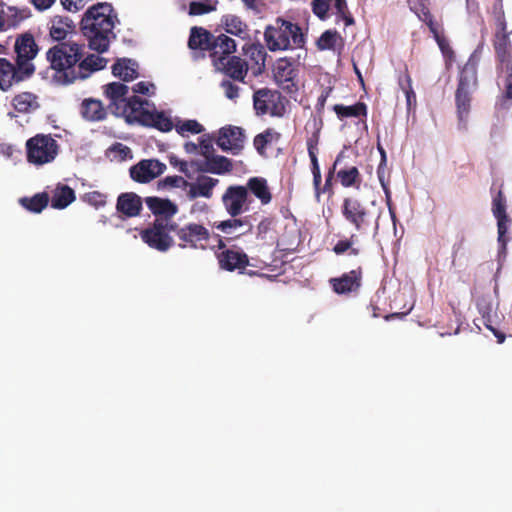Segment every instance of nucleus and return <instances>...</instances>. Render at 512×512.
Segmentation results:
<instances>
[{"label":"nucleus","instance_id":"f257e3e1","mask_svg":"<svg viewBox=\"0 0 512 512\" xmlns=\"http://www.w3.org/2000/svg\"><path fill=\"white\" fill-rule=\"evenodd\" d=\"M116 21L117 14L108 2L97 3L86 10L80 28L92 50L98 53L108 50L111 39L115 38L113 29Z\"/></svg>","mask_w":512,"mask_h":512},{"label":"nucleus","instance_id":"f03ea898","mask_svg":"<svg viewBox=\"0 0 512 512\" xmlns=\"http://www.w3.org/2000/svg\"><path fill=\"white\" fill-rule=\"evenodd\" d=\"M85 45L69 40L49 48L46 58L50 67L56 71L57 78L65 84L79 78L77 66L84 56Z\"/></svg>","mask_w":512,"mask_h":512},{"label":"nucleus","instance_id":"7ed1b4c3","mask_svg":"<svg viewBox=\"0 0 512 512\" xmlns=\"http://www.w3.org/2000/svg\"><path fill=\"white\" fill-rule=\"evenodd\" d=\"M264 40L272 52L302 48L306 42L301 27L281 17L266 27Z\"/></svg>","mask_w":512,"mask_h":512},{"label":"nucleus","instance_id":"20e7f679","mask_svg":"<svg viewBox=\"0 0 512 512\" xmlns=\"http://www.w3.org/2000/svg\"><path fill=\"white\" fill-rule=\"evenodd\" d=\"M288 103L287 98L278 90L264 87L253 93V107L258 116L269 114L272 117H283Z\"/></svg>","mask_w":512,"mask_h":512},{"label":"nucleus","instance_id":"39448f33","mask_svg":"<svg viewBox=\"0 0 512 512\" xmlns=\"http://www.w3.org/2000/svg\"><path fill=\"white\" fill-rule=\"evenodd\" d=\"M58 151L59 145L51 135L36 134L26 141L27 161L37 166L52 162Z\"/></svg>","mask_w":512,"mask_h":512},{"label":"nucleus","instance_id":"423d86ee","mask_svg":"<svg viewBox=\"0 0 512 512\" xmlns=\"http://www.w3.org/2000/svg\"><path fill=\"white\" fill-rule=\"evenodd\" d=\"M175 229V221L155 219L151 226L141 231L140 236L142 241L150 248L160 252H166L174 245V240L172 236H170V232H174Z\"/></svg>","mask_w":512,"mask_h":512},{"label":"nucleus","instance_id":"0eeeda50","mask_svg":"<svg viewBox=\"0 0 512 512\" xmlns=\"http://www.w3.org/2000/svg\"><path fill=\"white\" fill-rule=\"evenodd\" d=\"M14 52L16 53V65L22 70L21 73L31 77L36 69L32 60L39 52L34 36L30 32L18 35L14 43Z\"/></svg>","mask_w":512,"mask_h":512},{"label":"nucleus","instance_id":"6e6552de","mask_svg":"<svg viewBox=\"0 0 512 512\" xmlns=\"http://www.w3.org/2000/svg\"><path fill=\"white\" fill-rule=\"evenodd\" d=\"M272 72L275 83L285 93L294 95L299 91V68L294 61L280 58L274 63Z\"/></svg>","mask_w":512,"mask_h":512},{"label":"nucleus","instance_id":"1a4fd4ad","mask_svg":"<svg viewBox=\"0 0 512 512\" xmlns=\"http://www.w3.org/2000/svg\"><path fill=\"white\" fill-rule=\"evenodd\" d=\"M180 248L206 249L210 239L209 230L198 223H188L182 227L176 223L174 230Z\"/></svg>","mask_w":512,"mask_h":512},{"label":"nucleus","instance_id":"9d476101","mask_svg":"<svg viewBox=\"0 0 512 512\" xmlns=\"http://www.w3.org/2000/svg\"><path fill=\"white\" fill-rule=\"evenodd\" d=\"M341 213L344 219L360 233L365 231L371 224V212L357 198H344L341 206Z\"/></svg>","mask_w":512,"mask_h":512},{"label":"nucleus","instance_id":"9b49d317","mask_svg":"<svg viewBox=\"0 0 512 512\" xmlns=\"http://www.w3.org/2000/svg\"><path fill=\"white\" fill-rule=\"evenodd\" d=\"M506 206V197L502 189H499L492 199V213L497 220V242L499 245V254L503 255L506 254L509 240L506 235L508 233V224L510 223V218L507 215Z\"/></svg>","mask_w":512,"mask_h":512},{"label":"nucleus","instance_id":"f8f14e48","mask_svg":"<svg viewBox=\"0 0 512 512\" xmlns=\"http://www.w3.org/2000/svg\"><path fill=\"white\" fill-rule=\"evenodd\" d=\"M249 194L242 185H230L221 197L225 211L230 217H238L248 210Z\"/></svg>","mask_w":512,"mask_h":512},{"label":"nucleus","instance_id":"ddd939ff","mask_svg":"<svg viewBox=\"0 0 512 512\" xmlns=\"http://www.w3.org/2000/svg\"><path fill=\"white\" fill-rule=\"evenodd\" d=\"M147 101L134 95L129 97L121 106L116 110L114 115L123 117L127 123L138 122L141 124L148 123V115L150 112L144 109V104Z\"/></svg>","mask_w":512,"mask_h":512},{"label":"nucleus","instance_id":"4468645a","mask_svg":"<svg viewBox=\"0 0 512 512\" xmlns=\"http://www.w3.org/2000/svg\"><path fill=\"white\" fill-rule=\"evenodd\" d=\"M244 140L245 135L242 128L227 126L219 130L216 144L221 150L238 155L244 148Z\"/></svg>","mask_w":512,"mask_h":512},{"label":"nucleus","instance_id":"2eb2a0df","mask_svg":"<svg viewBox=\"0 0 512 512\" xmlns=\"http://www.w3.org/2000/svg\"><path fill=\"white\" fill-rule=\"evenodd\" d=\"M218 266L221 270L242 273L250 264L249 256L240 248L225 249L215 253Z\"/></svg>","mask_w":512,"mask_h":512},{"label":"nucleus","instance_id":"dca6fc26","mask_svg":"<svg viewBox=\"0 0 512 512\" xmlns=\"http://www.w3.org/2000/svg\"><path fill=\"white\" fill-rule=\"evenodd\" d=\"M166 165L156 159L142 160L130 168L131 178L139 183H147L164 173Z\"/></svg>","mask_w":512,"mask_h":512},{"label":"nucleus","instance_id":"f3484780","mask_svg":"<svg viewBox=\"0 0 512 512\" xmlns=\"http://www.w3.org/2000/svg\"><path fill=\"white\" fill-rule=\"evenodd\" d=\"M362 276L363 271L359 266L357 269L344 273L340 277L331 278L329 283L336 294H349L359 290L362 285Z\"/></svg>","mask_w":512,"mask_h":512},{"label":"nucleus","instance_id":"a211bd4d","mask_svg":"<svg viewBox=\"0 0 512 512\" xmlns=\"http://www.w3.org/2000/svg\"><path fill=\"white\" fill-rule=\"evenodd\" d=\"M214 66L218 71L238 82H244L248 73V64L238 56L222 57Z\"/></svg>","mask_w":512,"mask_h":512},{"label":"nucleus","instance_id":"6ab92c4d","mask_svg":"<svg viewBox=\"0 0 512 512\" xmlns=\"http://www.w3.org/2000/svg\"><path fill=\"white\" fill-rule=\"evenodd\" d=\"M215 228L226 235H231L227 240H235L241 235L251 232L253 225L248 217H231L230 219L215 223Z\"/></svg>","mask_w":512,"mask_h":512},{"label":"nucleus","instance_id":"aec40b11","mask_svg":"<svg viewBox=\"0 0 512 512\" xmlns=\"http://www.w3.org/2000/svg\"><path fill=\"white\" fill-rule=\"evenodd\" d=\"M21 69L6 58H0V89L3 92L10 90L14 83L22 82L30 76L21 73Z\"/></svg>","mask_w":512,"mask_h":512},{"label":"nucleus","instance_id":"412c9836","mask_svg":"<svg viewBox=\"0 0 512 512\" xmlns=\"http://www.w3.org/2000/svg\"><path fill=\"white\" fill-rule=\"evenodd\" d=\"M409 5L410 9L417 15L419 20H421L428 26L437 44L443 50L445 45V39L440 34L439 25L434 21L429 8L424 3L414 0H409Z\"/></svg>","mask_w":512,"mask_h":512},{"label":"nucleus","instance_id":"4be33fe9","mask_svg":"<svg viewBox=\"0 0 512 512\" xmlns=\"http://www.w3.org/2000/svg\"><path fill=\"white\" fill-rule=\"evenodd\" d=\"M479 58L472 54L461 68L457 89L474 91L478 86L477 69Z\"/></svg>","mask_w":512,"mask_h":512},{"label":"nucleus","instance_id":"5701e85b","mask_svg":"<svg viewBox=\"0 0 512 512\" xmlns=\"http://www.w3.org/2000/svg\"><path fill=\"white\" fill-rule=\"evenodd\" d=\"M144 202L149 210L156 216V219L173 221V216L178 212V206L169 199L149 196L144 198Z\"/></svg>","mask_w":512,"mask_h":512},{"label":"nucleus","instance_id":"b1692460","mask_svg":"<svg viewBox=\"0 0 512 512\" xmlns=\"http://www.w3.org/2000/svg\"><path fill=\"white\" fill-rule=\"evenodd\" d=\"M493 46L500 69L509 67L512 64V48L507 30H496Z\"/></svg>","mask_w":512,"mask_h":512},{"label":"nucleus","instance_id":"393cba45","mask_svg":"<svg viewBox=\"0 0 512 512\" xmlns=\"http://www.w3.org/2000/svg\"><path fill=\"white\" fill-rule=\"evenodd\" d=\"M191 165H196L197 171L199 172H208L217 175L227 174L233 170L232 161L222 155H214L201 163L192 161Z\"/></svg>","mask_w":512,"mask_h":512},{"label":"nucleus","instance_id":"a878e982","mask_svg":"<svg viewBox=\"0 0 512 512\" xmlns=\"http://www.w3.org/2000/svg\"><path fill=\"white\" fill-rule=\"evenodd\" d=\"M108 107L95 98H85L80 104V114L88 122H100L107 118Z\"/></svg>","mask_w":512,"mask_h":512},{"label":"nucleus","instance_id":"bb28decb","mask_svg":"<svg viewBox=\"0 0 512 512\" xmlns=\"http://www.w3.org/2000/svg\"><path fill=\"white\" fill-rule=\"evenodd\" d=\"M128 92L129 87L120 82H112L104 86V95L109 100L108 109L112 114L129 98Z\"/></svg>","mask_w":512,"mask_h":512},{"label":"nucleus","instance_id":"cd10ccee","mask_svg":"<svg viewBox=\"0 0 512 512\" xmlns=\"http://www.w3.org/2000/svg\"><path fill=\"white\" fill-rule=\"evenodd\" d=\"M116 210L128 218L139 216L142 210V199L133 192L121 193L117 198Z\"/></svg>","mask_w":512,"mask_h":512},{"label":"nucleus","instance_id":"c85d7f7f","mask_svg":"<svg viewBox=\"0 0 512 512\" xmlns=\"http://www.w3.org/2000/svg\"><path fill=\"white\" fill-rule=\"evenodd\" d=\"M236 51V42L234 39L229 37L226 34H219L214 36L210 57L215 64L217 61H220L222 57H230Z\"/></svg>","mask_w":512,"mask_h":512},{"label":"nucleus","instance_id":"c756f323","mask_svg":"<svg viewBox=\"0 0 512 512\" xmlns=\"http://www.w3.org/2000/svg\"><path fill=\"white\" fill-rule=\"evenodd\" d=\"M75 31V24L67 16L56 15L49 22V35L54 41L63 42V40Z\"/></svg>","mask_w":512,"mask_h":512},{"label":"nucleus","instance_id":"7c9ffc66","mask_svg":"<svg viewBox=\"0 0 512 512\" xmlns=\"http://www.w3.org/2000/svg\"><path fill=\"white\" fill-rule=\"evenodd\" d=\"M214 36L203 27L194 26L190 30L188 46L193 50L208 51L210 53Z\"/></svg>","mask_w":512,"mask_h":512},{"label":"nucleus","instance_id":"2f4dec72","mask_svg":"<svg viewBox=\"0 0 512 512\" xmlns=\"http://www.w3.org/2000/svg\"><path fill=\"white\" fill-rule=\"evenodd\" d=\"M219 180L205 175H200L197 181L189 185L188 195L191 199L197 197L211 198L213 189L217 186Z\"/></svg>","mask_w":512,"mask_h":512},{"label":"nucleus","instance_id":"473e14b6","mask_svg":"<svg viewBox=\"0 0 512 512\" xmlns=\"http://www.w3.org/2000/svg\"><path fill=\"white\" fill-rule=\"evenodd\" d=\"M112 73L125 82L132 81L139 76L138 64L135 60L128 58L118 59L112 65Z\"/></svg>","mask_w":512,"mask_h":512},{"label":"nucleus","instance_id":"72a5a7b5","mask_svg":"<svg viewBox=\"0 0 512 512\" xmlns=\"http://www.w3.org/2000/svg\"><path fill=\"white\" fill-rule=\"evenodd\" d=\"M248 193L251 192L262 205H267L272 200V194L267 180L263 177H251L245 186Z\"/></svg>","mask_w":512,"mask_h":512},{"label":"nucleus","instance_id":"f704fd0d","mask_svg":"<svg viewBox=\"0 0 512 512\" xmlns=\"http://www.w3.org/2000/svg\"><path fill=\"white\" fill-rule=\"evenodd\" d=\"M226 33L237 36L242 40L250 38L248 25L236 15H226L222 19Z\"/></svg>","mask_w":512,"mask_h":512},{"label":"nucleus","instance_id":"c9c22d12","mask_svg":"<svg viewBox=\"0 0 512 512\" xmlns=\"http://www.w3.org/2000/svg\"><path fill=\"white\" fill-rule=\"evenodd\" d=\"M337 179L345 188L359 189L362 183L361 174L356 166H343L337 169Z\"/></svg>","mask_w":512,"mask_h":512},{"label":"nucleus","instance_id":"e433bc0d","mask_svg":"<svg viewBox=\"0 0 512 512\" xmlns=\"http://www.w3.org/2000/svg\"><path fill=\"white\" fill-rule=\"evenodd\" d=\"M107 60L94 54H90L83 57L77 66V73H79V78H86L92 72L101 70L105 67Z\"/></svg>","mask_w":512,"mask_h":512},{"label":"nucleus","instance_id":"4c0bfd02","mask_svg":"<svg viewBox=\"0 0 512 512\" xmlns=\"http://www.w3.org/2000/svg\"><path fill=\"white\" fill-rule=\"evenodd\" d=\"M75 192L68 185H59L53 191L51 206L54 209H64L75 200Z\"/></svg>","mask_w":512,"mask_h":512},{"label":"nucleus","instance_id":"58836bf2","mask_svg":"<svg viewBox=\"0 0 512 512\" xmlns=\"http://www.w3.org/2000/svg\"><path fill=\"white\" fill-rule=\"evenodd\" d=\"M472 93L473 91L462 89H456L455 91V104L459 122H466L471 110Z\"/></svg>","mask_w":512,"mask_h":512},{"label":"nucleus","instance_id":"ea45409f","mask_svg":"<svg viewBox=\"0 0 512 512\" xmlns=\"http://www.w3.org/2000/svg\"><path fill=\"white\" fill-rule=\"evenodd\" d=\"M280 138L281 133L273 128H267L262 133L254 137L253 144L258 154L264 156L267 146L273 143H277Z\"/></svg>","mask_w":512,"mask_h":512},{"label":"nucleus","instance_id":"a19ab883","mask_svg":"<svg viewBox=\"0 0 512 512\" xmlns=\"http://www.w3.org/2000/svg\"><path fill=\"white\" fill-rule=\"evenodd\" d=\"M49 200L48 193L41 192L32 197L20 198L19 204L29 212L40 213L48 206Z\"/></svg>","mask_w":512,"mask_h":512},{"label":"nucleus","instance_id":"79ce46f5","mask_svg":"<svg viewBox=\"0 0 512 512\" xmlns=\"http://www.w3.org/2000/svg\"><path fill=\"white\" fill-rule=\"evenodd\" d=\"M333 110L336 113L339 119L349 118V117H366L367 116V106L363 102H357L351 106H344L342 104H336L333 106Z\"/></svg>","mask_w":512,"mask_h":512},{"label":"nucleus","instance_id":"37998d69","mask_svg":"<svg viewBox=\"0 0 512 512\" xmlns=\"http://www.w3.org/2000/svg\"><path fill=\"white\" fill-rule=\"evenodd\" d=\"M12 105L19 113H28L34 105L37 106L36 96L30 92H22L13 98Z\"/></svg>","mask_w":512,"mask_h":512},{"label":"nucleus","instance_id":"c03bdc74","mask_svg":"<svg viewBox=\"0 0 512 512\" xmlns=\"http://www.w3.org/2000/svg\"><path fill=\"white\" fill-rule=\"evenodd\" d=\"M243 51L246 56H248L256 65L261 67L265 66L266 61V51L263 45L259 43H249L243 46Z\"/></svg>","mask_w":512,"mask_h":512},{"label":"nucleus","instance_id":"a18cd8bd","mask_svg":"<svg viewBox=\"0 0 512 512\" xmlns=\"http://www.w3.org/2000/svg\"><path fill=\"white\" fill-rule=\"evenodd\" d=\"M146 125H150L162 132H169L175 127L171 118L164 112L149 113L148 123H146Z\"/></svg>","mask_w":512,"mask_h":512},{"label":"nucleus","instance_id":"49530a36","mask_svg":"<svg viewBox=\"0 0 512 512\" xmlns=\"http://www.w3.org/2000/svg\"><path fill=\"white\" fill-rule=\"evenodd\" d=\"M476 307L482 317L484 326L487 329H491V324H493V304L490 298L485 296L479 297L476 302Z\"/></svg>","mask_w":512,"mask_h":512},{"label":"nucleus","instance_id":"de8ad7c7","mask_svg":"<svg viewBox=\"0 0 512 512\" xmlns=\"http://www.w3.org/2000/svg\"><path fill=\"white\" fill-rule=\"evenodd\" d=\"M356 235L352 234L349 238L339 240L333 247V252L336 255H342L348 252L350 256H358L361 253V249L359 247H354V243L356 240Z\"/></svg>","mask_w":512,"mask_h":512},{"label":"nucleus","instance_id":"09e8293b","mask_svg":"<svg viewBox=\"0 0 512 512\" xmlns=\"http://www.w3.org/2000/svg\"><path fill=\"white\" fill-rule=\"evenodd\" d=\"M176 132L182 137H187L189 134H200L204 131V127L197 120L189 119L185 121H177L175 123Z\"/></svg>","mask_w":512,"mask_h":512},{"label":"nucleus","instance_id":"8fccbe9b","mask_svg":"<svg viewBox=\"0 0 512 512\" xmlns=\"http://www.w3.org/2000/svg\"><path fill=\"white\" fill-rule=\"evenodd\" d=\"M216 0H199L189 3L188 14L190 16H200L216 10Z\"/></svg>","mask_w":512,"mask_h":512},{"label":"nucleus","instance_id":"3c124183","mask_svg":"<svg viewBox=\"0 0 512 512\" xmlns=\"http://www.w3.org/2000/svg\"><path fill=\"white\" fill-rule=\"evenodd\" d=\"M399 85L402 91L405 93L407 107L410 110L416 106V94L412 87V80L409 73L406 71L404 76L399 79Z\"/></svg>","mask_w":512,"mask_h":512},{"label":"nucleus","instance_id":"603ef678","mask_svg":"<svg viewBox=\"0 0 512 512\" xmlns=\"http://www.w3.org/2000/svg\"><path fill=\"white\" fill-rule=\"evenodd\" d=\"M340 35L336 30H326L317 40L319 50H334Z\"/></svg>","mask_w":512,"mask_h":512},{"label":"nucleus","instance_id":"864d4df0","mask_svg":"<svg viewBox=\"0 0 512 512\" xmlns=\"http://www.w3.org/2000/svg\"><path fill=\"white\" fill-rule=\"evenodd\" d=\"M275 217L267 216L261 219L256 227V238L265 241L267 237L274 231Z\"/></svg>","mask_w":512,"mask_h":512},{"label":"nucleus","instance_id":"5fc2aeb1","mask_svg":"<svg viewBox=\"0 0 512 512\" xmlns=\"http://www.w3.org/2000/svg\"><path fill=\"white\" fill-rule=\"evenodd\" d=\"M492 16L495 21L496 30H507V22L503 6V0H495L491 10Z\"/></svg>","mask_w":512,"mask_h":512},{"label":"nucleus","instance_id":"6e6d98bb","mask_svg":"<svg viewBox=\"0 0 512 512\" xmlns=\"http://www.w3.org/2000/svg\"><path fill=\"white\" fill-rule=\"evenodd\" d=\"M344 157H345V154L343 151H341L336 156L333 166L329 169V171L326 175L325 183L322 188L323 193L332 192V180H333L334 174L337 172V168L342 164Z\"/></svg>","mask_w":512,"mask_h":512},{"label":"nucleus","instance_id":"4d7b16f0","mask_svg":"<svg viewBox=\"0 0 512 512\" xmlns=\"http://www.w3.org/2000/svg\"><path fill=\"white\" fill-rule=\"evenodd\" d=\"M188 186V182L181 176H166L158 182V187L165 188H178V187H186Z\"/></svg>","mask_w":512,"mask_h":512},{"label":"nucleus","instance_id":"13d9d810","mask_svg":"<svg viewBox=\"0 0 512 512\" xmlns=\"http://www.w3.org/2000/svg\"><path fill=\"white\" fill-rule=\"evenodd\" d=\"M330 5L331 0H312L311 2L313 13L321 20L327 18Z\"/></svg>","mask_w":512,"mask_h":512},{"label":"nucleus","instance_id":"bf43d9fd","mask_svg":"<svg viewBox=\"0 0 512 512\" xmlns=\"http://www.w3.org/2000/svg\"><path fill=\"white\" fill-rule=\"evenodd\" d=\"M334 7L336 14L344 20L347 26L354 23V19L349 12L346 0H335Z\"/></svg>","mask_w":512,"mask_h":512},{"label":"nucleus","instance_id":"052dcab7","mask_svg":"<svg viewBox=\"0 0 512 512\" xmlns=\"http://www.w3.org/2000/svg\"><path fill=\"white\" fill-rule=\"evenodd\" d=\"M199 148L201 155L208 160V158L214 156L213 142L210 136L204 135L199 138Z\"/></svg>","mask_w":512,"mask_h":512},{"label":"nucleus","instance_id":"680f3d73","mask_svg":"<svg viewBox=\"0 0 512 512\" xmlns=\"http://www.w3.org/2000/svg\"><path fill=\"white\" fill-rule=\"evenodd\" d=\"M110 151L112 153H115V156L118 157L119 160H126L127 158L132 157L131 149L128 146L119 142L114 143L110 147Z\"/></svg>","mask_w":512,"mask_h":512},{"label":"nucleus","instance_id":"e2e57ef3","mask_svg":"<svg viewBox=\"0 0 512 512\" xmlns=\"http://www.w3.org/2000/svg\"><path fill=\"white\" fill-rule=\"evenodd\" d=\"M315 131L307 138V150L308 152H318V145L320 140L321 125L317 126L316 120H314Z\"/></svg>","mask_w":512,"mask_h":512},{"label":"nucleus","instance_id":"0e129e2a","mask_svg":"<svg viewBox=\"0 0 512 512\" xmlns=\"http://www.w3.org/2000/svg\"><path fill=\"white\" fill-rule=\"evenodd\" d=\"M221 87L225 92V96L229 99H235L239 96V87L233 84L229 80H224L221 82Z\"/></svg>","mask_w":512,"mask_h":512},{"label":"nucleus","instance_id":"69168bd1","mask_svg":"<svg viewBox=\"0 0 512 512\" xmlns=\"http://www.w3.org/2000/svg\"><path fill=\"white\" fill-rule=\"evenodd\" d=\"M154 89V84L146 81L138 82L132 87L134 93L142 95H151Z\"/></svg>","mask_w":512,"mask_h":512},{"label":"nucleus","instance_id":"338daca9","mask_svg":"<svg viewBox=\"0 0 512 512\" xmlns=\"http://www.w3.org/2000/svg\"><path fill=\"white\" fill-rule=\"evenodd\" d=\"M331 92H332V87H325L322 90L321 94L319 95L316 105H315V109L319 115H321L323 113L325 105H326V101H327L328 97L330 96Z\"/></svg>","mask_w":512,"mask_h":512},{"label":"nucleus","instance_id":"774afa93","mask_svg":"<svg viewBox=\"0 0 512 512\" xmlns=\"http://www.w3.org/2000/svg\"><path fill=\"white\" fill-rule=\"evenodd\" d=\"M501 70L507 74L505 79L504 97L506 99H512V64Z\"/></svg>","mask_w":512,"mask_h":512}]
</instances>
